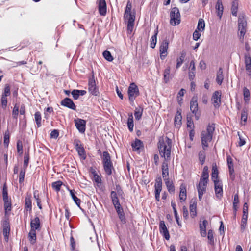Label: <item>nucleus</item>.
I'll list each match as a JSON object with an SVG mask.
<instances>
[{"mask_svg": "<svg viewBox=\"0 0 251 251\" xmlns=\"http://www.w3.org/2000/svg\"><path fill=\"white\" fill-rule=\"evenodd\" d=\"M172 147V140L168 137H166L165 140L163 138L159 139L158 143V148L159 153L162 157H164L165 161L162 164V175L164 180L169 179L168 165L166 162L170 160L171 149Z\"/></svg>", "mask_w": 251, "mask_h": 251, "instance_id": "obj_1", "label": "nucleus"}, {"mask_svg": "<svg viewBox=\"0 0 251 251\" xmlns=\"http://www.w3.org/2000/svg\"><path fill=\"white\" fill-rule=\"evenodd\" d=\"M214 130L215 124L212 123L208 125L206 130H203L201 132V141L202 148L204 150L208 147V143L212 140Z\"/></svg>", "mask_w": 251, "mask_h": 251, "instance_id": "obj_2", "label": "nucleus"}, {"mask_svg": "<svg viewBox=\"0 0 251 251\" xmlns=\"http://www.w3.org/2000/svg\"><path fill=\"white\" fill-rule=\"evenodd\" d=\"M41 228L40 220L38 217L31 219L30 230L28 234L29 240L31 244L35 243L36 240V231H40Z\"/></svg>", "mask_w": 251, "mask_h": 251, "instance_id": "obj_3", "label": "nucleus"}, {"mask_svg": "<svg viewBox=\"0 0 251 251\" xmlns=\"http://www.w3.org/2000/svg\"><path fill=\"white\" fill-rule=\"evenodd\" d=\"M170 23L173 26L177 25L180 23V14L177 7L171 8L170 11Z\"/></svg>", "mask_w": 251, "mask_h": 251, "instance_id": "obj_4", "label": "nucleus"}, {"mask_svg": "<svg viewBox=\"0 0 251 251\" xmlns=\"http://www.w3.org/2000/svg\"><path fill=\"white\" fill-rule=\"evenodd\" d=\"M238 30L239 36L240 40H243L244 36L246 33L247 22L244 15H240L238 18Z\"/></svg>", "mask_w": 251, "mask_h": 251, "instance_id": "obj_5", "label": "nucleus"}, {"mask_svg": "<svg viewBox=\"0 0 251 251\" xmlns=\"http://www.w3.org/2000/svg\"><path fill=\"white\" fill-rule=\"evenodd\" d=\"M128 95L129 100L133 102L136 98L139 95V91L137 86L134 83H132L128 89Z\"/></svg>", "mask_w": 251, "mask_h": 251, "instance_id": "obj_6", "label": "nucleus"}, {"mask_svg": "<svg viewBox=\"0 0 251 251\" xmlns=\"http://www.w3.org/2000/svg\"><path fill=\"white\" fill-rule=\"evenodd\" d=\"M190 110L192 112L195 114V118L198 120L200 117V114L198 113V104L197 102V97L194 96L190 101Z\"/></svg>", "mask_w": 251, "mask_h": 251, "instance_id": "obj_7", "label": "nucleus"}, {"mask_svg": "<svg viewBox=\"0 0 251 251\" xmlns=\"http://www.w3.org/2000/svg\"><path fill=\"white\" fill-rule=\"evenodd\" d=\"M89 92L93 95L98 96L99 94L98 88L96 86V82L94 76L90 78L88 83Z\"/></svg>", "mask_w": 251, "mask_h": 251, "instance_id": "obj_8", "label": "nucleus"}, {"mask_svg": "<svg viewBox=\"0 0 251 251\" xmlns=\"http://www.w3.org/2000/svg\"><path fill=\"white\" fill-rule=\"evenodd\" d=\"M168 46H169V42L167 40H163L160 45L159 52H160V58L162 60L164 59V58L167 55V50L168 49Z\"/></svg>", "mask_w": 251, "mask_h": 251, "instance_id": "obj_9", "label": "nucleus"}, {"mask_svg": "<svg viewBox=\"0 0 251 251\" xmlns=\"http://www.w3.org/2000/svg\"><path fill=\"white\" fill-rule=\"evenodd\" d=\"M221 92L216 91L214 92L211 98V101L215 108H219L221 105Z\"/></svg>", "mask_w": 251, "mask_h": 251, "instance_id": "obj_10", "label": "nucleus"}, {"mask_svg": "<svg viewBox=\"0 0 251 251\" xmlns=\"http://www.w3.org/2000/svg\"><path fill=\"white\" fill-rule=\"evenodd\" d=\"M154 187L155 199L157 201H159L160 193L162 190V179L160 177L156 179Z\"/></svg>", "mask_w": 251, "mask_h": 251, "instance_id": "obj_11", "label": "nucleus"}, {"mask_svg": "<svg viewBox=\"0 0 251 251\" xmlns=\"http://www.w3.org/2000/svg\"><path fill=\"white\" fill-rule=\"evenodd\" d=\"M207 183L205 181L204 182L200 181L199 184L197 185V189L198 192V198L200 201H201L203 195L206 192V189Z\"/></svg>", "mask_w": 251, "mask_h": 251, "instance_id": "obj_12", "label": "nucleus"}, {"mask_svg": "<svg viewBox=\"0 0 251 251\" xmlns=\"http://www.w3.org/2000/svg\"><path fill=\"white\" fill-rule=\"evenodd\" d=\"M159 231L160 233L163 235L164 238L167 240H169L170 236L168 231V230L166 227V226L165 224L164 221H161L159 222Z\"/></svg>", "mask_w": 251, "mask_h": 251, "instance_id": "obj_13", "label": "nucleus"}, {"mask_svg": "<svg viewBox=\"0 0 251 251\" xmlns=\"http://www.w3.org/2000/svg\"><path fill=\"white\" fill-rule=\"evenodd\" d=\"M116 188L117 189V193L115 191H112L110 194V197L114 206L120 204L118 197V194L120 195L121 194V192H122V190H121L119 185H116Z\"/></svg>", "mask_w": 251, "mask_h": 251, "instance_id": "obj_14", "label": "nucleus"}, {"mask_svg": "<svg viewBox=\"0 0 251 251\" xmlns=\"http://www.w3.org/2000/svg\"><path fill=\"white\" fill-rule=\"evenodd\" d=\"M3 234L5 240L7 241L10 231V224L8 220H5L2 222Z\"/></svg>", "mask_w": 251, "mask_h": 251, "instance_id": "obj_15", "label": "nucleus"}, {"mask_svg": "<svg viewBox=\"0 0 251 251\" xmlns=\"http://www.w3.org/2000/svg\"><path fill=\"white\" fill-rule=\"evenodd\" d=\"M75 123L76 128L81 133H84L85 131L86 121L81 119L75 120Z\"/></svg>", "mask_w": 251, "mask_h": 251, "instance_id": "obj_16", "label": "nucleus"}, {"mask_svg": "<svg viewBox=\"0 0 251 251\" xmlns=\"http://www.w3.org/2000/svg\"><path fill=\"white\" fill-rule=\"evenodd\" d=\"M61 105L68 107L72 110L76 109V106L73 100L68 98L63 99L60 102Z\"/></svg>", "mask_w": 251, "mask_h": 251, "instance_id": "obj_17", "label": "nucleus"}, {"mask_svg": "<svg viewBox=\"0 0 251 251\" xmlns=\"http://www.w3.org/2000/svg\"><path fill=\"white\" fill-rule=\"evenodd\" d=\"M98 8L100 14L105 16L107 12L106 3L105 0H98Z\"/></svg>", "mask_w": 251, "mask_h": 251, "instance_id": "obj_18", "label": "nucleus"}, {"mask_svg": "<svg viewBox=\"0 0 251 251\" xmlns=\"http://www.w3.org/2000/svg\"><path fill=\"white\" fill-rule=\"evenodd\" d=\"M215 195L217 198L221 199L223 196V185L220 182H214Z\"/></svg>", "mask_w": 251, "mask_h": 251, "instance_id": "obj_19", "label": "nucleus"}, {"mask_svg": "<svg viewBox=\"0 0 251 251\" xmlns=\"http://www.w3.org/2000/svg\"><path fill=\"white\" fill-rule=\"evenodd\" d=\"M103 167L105 173L107 176L111 175L113 173V172L115 171V169L113 166L112 162L103 164Z\"/></svg>", "mask_w": 251, "mask_h": 251, "instance_id": "obj_20", "label": "nucleus"}, {"mask_svg": "<svg viewBox=\"0 0 251 251\" xmlns=\"http://www.w3.org/2000/svg\"><path fill=\"white\" fill-rule=\"evenodd\" d=\"M114 206L121 221L122 222H126L125 213L124 212L123 209L121 205V204L114 205Z\"/></svg>", "mask_w": 251, "mask_h": 251, "instance_id": "obj_21", "label": "nucleus"}, {"mask_svg": "<svg viewBox=\"0 0 251 251\" xmlns=\"http://www.w3.org/2000/svg\"><path fill=\"white\" fill-rule=\"evenodd\" d=\"M182 116L181 109L177 110L175 117L174 124L176 127L179 128L181 125Z\"/></svg>", "mask_w": 251, "mask_h": 251, "instance_id": "obj_22", "label": "nucleus"}, {"mask_svg": "<svg viewBox=\"0 0 251 251\" xmlns=\"http://www.w3.org/2000/svg\"><path fill=\"white\" fill-rule=\"evenodd\" d=\"M211 178L213 182H220L218 179V170L216 164L212 165Z\"/></svg>", "mask_w": 251, "mask_h": 251, "instance_id": "obj_23", "label": "nucleus"}, {"mask_svg": "<svg viewBox=\"0 0 251 251\" xmlns=\"http://www.w3.org/2000/svg\"><path fill=\"white\" fill-rule=\"evenodd\" d=\"M215 9L217 16L219 17L220 19H221L223 15L224 10V7L221 0H217L215 5Z\"/></svg>", "mask_w": 251, "mask_h": 251, "instance_id": "obj_24", "label": "nucleus"}, {"mask_svg": "<svg viewBox=\"0 0 251 251\" xmlns=\"http://www.w3.org/2000/svg\"><path fill=\"white\" fill-rule=\"evenodd\" d=\"M132 4L128 1L126 8V11L124 14L125 18H129L131 17L135 18V16L131 14Z\"/></svg>", "mask_w": 251, "mask_h": 251, "instance_id": "obj_25", "label": "nucleus"}, {"mask_svg": "<svg viewBox=\"0 0 251 251\" xmlns=\"http://www.w3.org/2000/svg\"><path fill=\"white\" fill-rule=\"evenodd\" d=\"M131 146L133 151H137L144 147L142 141L138 139H136L131 144Z\"/></svg>", "mask_w": 251, "mask_h": 251, "instance_id": "obj_26", "label": "nucleus"}, {"mask_svg": "<svg viewBox=\"0 0 251 251\" xmlns=\"http://www.w3.org/2000/svg\"><path fill=\"white\" fill-rule=\"evenodd\" d=\"M125 20L127 21V32L130 34L133 29L135 18L131 17L129 18H125Z\"/></svg>", "mask_w": 251, "mask_h": 251, "instance_id": "obj_27", "label": "nucleus"}, {"mask_svg": "<svg viewBox=\"0 0 251 251\" xmlns=\"http://www.w3.org/2000/svg\"><path fill=\"white\" fill-rule=\"evenodd\" d=\"M209 177L208 168L207 166H204L200 181L206 182L208 183Z\"/></svg>", "mask_w": 251, "mask_h": 251, "instance_id": "obj_28", "label": "nucleus"}, {"mask_svg": "<svg viewBox=\"0 0 251 251\" xmlns=\"http://www.w3.org/2000/svg\"><path fill=\"white\" fill-rule=\"evenodd\" d=\"M190 211L191 216L192 218L197 215V202L195 201H191L190 205Z\"/></svg>", "mask_w": 251, "mask_h": 251, "instance_id": "obj_29", "label": "nucleus"}, {"mask_svg": "<svg viewBox=\"0 0 251 251\" xmlns=\"http://www.w3.org/2000/svg\"><path fill=\"white\" fill-rule=\"evenodd\" d=\"M158 33V27L157 26L156 29L154 31V35L151 38V44L150 47L153 49L155 48L157 43V36Z\"/></svg>", "mask_w": 251, "mask_h": 251, "instance_id": "obj_30", "label": "nucleus"}, {"mask_svg": "<svg viewBox=\"0 0 251 251\" xmlns=\"http://www.w3.org/2000/svg\"><path fill=\"white\" fill-rule=\"evenodd\" d=\"M179 199L181 201H184L186 199V188L185 185H181L180 187Z\"/></svg>", "mask_w": 251, "mask_h": 251, "instance_id": "obj_31", "label": "nucleus"}, {"mask_svg": "<svg viewBox=\"0 0 251 251\" xmlns=\"http://www.w3.org/2000/svg\"><path fill=\"white\" fill-rule=\"evenodd\" d=\"M223 79L224 76L223 75V70L221 68H220L217 73L216 82L219 85H221L223 82Z\"/></svg>", "mask_w": 251, "mask_h": 251, "instance_id": "obj_32", "label": "nucleus"}, {"mask_svg": "<svg viewBox=\"0 0 251 251\" xmlns=\"http://www.w3.org/2000/svg\"><path fill=\"white\" fill-rule=\"evenodd\" d=\"M128 118L127 120V126L128 128L130 131H132L133 130L134 124H133V117L132 114L131 113H129L128 114Z\"/></svg>", "mask_w": 251, "mask_h": 251, "instance_id": "obj_33", "label": "nucleus"}, {"mask_svg": "<svg viewBox=\"0 0 251 251\" xmlns=\"http://www.w3.org/2000/svg\"><path fill=\"white\" fill-rule=\"evenodd\" d=\"M70 195L75 204L80 208L81 200L75 195V191L74 190H70Z\"/></svg>", "mask_w": 251, "mask_h": 251, "instance_id": "obj_34", "label": "nucleus"}, {"mask_svg": "<svg viewBox=\"0 0 251 251\" xmlns=\"http://www.w3.org/2000/svg\"><path fill=\"white\" fill-rule=\"evenodd\" d=\"M112 162L111 156L108 151H104L102 153V164Z\"/></svg>", "mask_w": 251, "mask_h": 251, "instance_id": "obj_35", "label": "nucleus"}, {"mask_svg": "<svg viewBox=\"0 0 251 251\" xmlns=\"http://www.w3.org/2000/svg\"><path fill=\"white\" fill-rule=\"evenodd\" d=\"M143 109L141 106L136 107L134 112V116L136 120H139L142 116Z\"/></svg>", "mask_w": 251, "mask_h": 251, "instance_id": "obj_36", "label": "nucleus"}, {"mask_svg": "<svg viewBox=\"0 0 251 251\" xmlns=\"http://www.w3.org/2000/svg\"><path fill=\"white\" fill-rule=\"evenodd\" d=\"M25 201V206L26 211L31 212L32 210V201L30 196L26 197Z\"/></svg>", "mask_w": 251, "mask_h": 251, "instance_id": "obj_37", "label": "nucleus"}, {"mask_svg": "<svg viewBox=\"0 0 251 251\" xmlns=\"http://www.w3.org/2000/svg\"><path fill=\"white\" fill-rule=\"evenodd\" d=\"M170 70H171V69L169 66L167 68H166L164 70V74H163V76H164L163 80H164V82L165 83H168L170 80Z\"/></svg>", "mask_w": 251, "mask_h": 251, "instance_id": "obj_38", "label": "nucleus"}, {"mask_svg": "<svg viewBox=\"0 0 251 251\" xmlns=\"http://www.w3.org/2000/svg\"><path fill=\"white\" fill-rule=\"evenodd\" d=\"M239 203V196L237 194H235L234 197L233 207L235 215H236V211L238 208V204Z\"/></svg>", "mask_w": 251, "mask_h": 251, "instance_id": "obj_39", "label": "nucleus"}, {"mask_svg": "<svg viewBox=\"0 0 251 251\" xmlns=\"http://www.w3.org/2000/svg\"><path fill=\"white\" fill-rule=\"evenodd\" d=\"M165 183L168 191L170 193H174L175 192V187L172 181H170L169 179H167V180H165Z\"/></svg>", "mask_w": 251, "mask_h": 251, "instance_id": "obj_40", "label": "nucleus"}, {"mask_svg": "<svg viewBox=\"0 0 251 251\" xmlns=\"http://www.w3.org/2000/svg\"><path fill=\"white\" fill-rule=\"evenodd\" d=\"M244 100L246 103H248L250 100V92L249 90L244 87L243 89Z\"/></svg>", "mask_w": 251, "mask_h": 251, "instance_id": "obj_41", "label": "nucleus"}, {"mask_svg": "<svg viewBox=\"0 0 251 251\" xmlns=\"http://www.w3.org/2000/svg\"><path fill=\"white\" fill-rule=\"evenodd\" d=\"M35 121L36 122L37 127H40L41 125V114L40 112L37 111L34 114Z\"/></svg>", "mask_w": 251, "mask_h": 251, "instance_id": "obj_42", "label": "nucleus"}, {"mask_svg": "<svg viewBox=\"0 0 251 251\" xmlns=\"http://www.w3.org/2000/svg\"><path fill=\"white\" fill-rule=\"evenodd\" d=\"M205 28V22L202 19H200L198 21V24L197 29L200 32H202Z\"/></svg>", "mask_w": 251, "mask_h": 251, "instance_id": "obj_43", "label": "nucleus"}, {"mask_svg": "<svg viewBox=\"0 0 251 251\" xmlns=\"http://www.w3.org/2000/svg\"><path fill=\"white\" fill-rule=\"evenodd\" d=\"M248 218V215L243 214L241 222V230L242 231H244L245 229L247 221Z\"/></svg>", "mask_w": 251, "mask_h": 251, "instance_id": "obj_44", "label": "nucleus"}, {"mask_svg": "<svg viewBox=\"0 0 251 251\" xmlns=\"http://www.w3.org/2000/svg\"><path fill=\"white\" fill-rule=\"evenodd\" d=\"M9 139H10V133L9 131L7 130L4 135V140H3V143L4 145V146L6 148H7L8 147V145L9 143Z\"/></svg>", "mask_w": 251, "mask_h": 251, "instance_id": "obj_45", "label": "nucleus"}, {"mask_svg": "<svg viewBox=\"0 0 251 251\" xmlns=\"http://www.w3.org/2000/svg\"><path fill=\"white\" fill-rule=\"evenodd\" d=\"M238 11V2L234 0L232 2L231 12L233 16H236Z\"/></svg>", "mask_w": 251, "mask_h": 251, "instance_id": "obj_46", "label": "nucleus"}, {"mask_svg": "<svg viewBox=\"0 0 251 251\" xmlns=\"http://www.w3.org/2000/svg\"><path fill=\"white\" fill-rule=\"evenodd\" d=\"M62 185V182L59 180L55 182H54L52 183V187L56 191L58 192L60 190L61 187Z\"/></svg>", "mask_w": 251, "mask_h": 251, "instance_id": "obj_47", "label": "nucleus"}, {"mask_svg": "<svg viewBox=\"0 0 251 251\" xmlns=\"http://www.w3.org/2000/svg\"><path fill=\"white\" fill-rule=\"evenodd\" d=\"M208 243L211 245H213L214 244V236H213V232L212 230H209L208 231Z\"/></svg>", "mask_w": 251, "mask_h": 251, "instance_id": "obj_48", "label": "nucleus"}, {"mask_svg": "<svg viewBox=\"0 0 251 251\" xmlns=\"http://www.w3.org/2000/svg\"><path fill=\"white\" fill-rule=\"evenodd\" d=\"M103 56L106 60L109 62H111L113 60V58L112 56L111 53L108 50H105L103 52Z\"/></svg>", "mask_w": 251, "mask_h": 251, "instance_id": "obj_49", "label": "nucleus"}, {"mask_svg": "<svg viewBox=\"0 0 251 251\" xmlns=\"http://www.w3.org/2000/svg\"><path fill=\"white\" fill-rule=\"evenodd\" d=\"M199 159L201 165H203L205 160V152L204 151H201L199 152Z\"/></svg>", "mask_w": 251, "mask_h": 251, "instance_id": "obj_50", "label": "nucleus"}, {"mask_svg": "<svg viewBox=\"0 0 251 251\" xmlns=\"http://www.w3.org/2000/svg\"><path fill=\"white\" fill-rule=\"evenodd\" d=\"M26 169L22 168L19 174V183L22 184L24 182Z\"/></svg>", "mask_w": 251, "mask_h": 251, "instance_id": "obj_51", "label": "nucleus"}, {"mask_svg": "<svg viewBox=\"0 0 251 251\" xmlns=\"http://www.w3.org/2000/svg\"><path fill=\"white\" fill-rule=\"evenodd\" d=\"M4 201V209L6 212L10 211L11 210V203L9 200H5Z\"/></svg>", "mask_w": 251, "mask_h": 251, "instance_id": "obj_52", "label": "nucleus"}, {"mask_svg": "<svg viewBox=\"0 0 251 251\" xmlns=\"http://www.w3.org/2000/svg\"><path fill=\"white\" fill-rule=\"evenodd\" d=\"M185 57V55L184 53H182L181 54V56L177 59V63L176 65V68L178 69L180 67V66L183 63V62L184 61V58Z\"/></svg>", "mask_w": 251, "mask_h": 251, "instance_id": "obj_53", "label": "nucleus"}, {"mask_svg": "<svg viewBox=\"0 0 251 251\" xmlns=\"http://www.w3.org/2000/svg\"><path fill=\"white\" fill-rule=\"evenodd\" d=\"M76 150L78 152V155L80 156H81L84 159L86 158L85 150L83 146L82 147L78 148V149H77Z\"/></svg>", "mask_w": 251, "mask_h": 251, "instance_id": "obj_54", "label": "nucleus"}, {"mask_svg": "<svg viewBox=\"0 0 251 251\" xmlns=\"http://www.w3.org/2000/svg\"><path fill=\"white\" fill-rule=\"evenodd\" d=\"M7 96L1 95V106L3 109H5L7 105Z\"/></svg>", "mask_w": 251, "mask_h": 251, "instance_id": "obj_55", "label": "nucleus"}, {"mask_svg": "<svg viewBox=\"0 0 251 251\" xmlns=\"http://www.w3.org/2000/svg\"><path fill=\"white\" fill-rule=\"evenodd\" d=\"M248 118V110L246 108H244L241 113V119L244 122H246Z\"/></svg>", "mask_w": 251, "mask_h": 251, "instance_id": "obj_56", "label": "nucleus"}, {"mask_svg": "<svg viewBox=\"0 0 251 251\" xmlns=\"http://www.w3.org/2000/svg\"><path fill=\"white\" fill-rule=\"evenodd\" d=\"M2 196L3 201L8 200V191L6 185V184H4L2 189Z\"/></svg>", "mask_w": 251, "mask_h": 251, "instance_id": "obj_57", "label": "nucleus"}, {"mask_svg": "<svg viewBox=\"0 0 251 251\" xmlns=\"http://www.w3.org/2000/svg\"><path fill=\"white\" fill-rule=\"evenodd\" d=\"M10 85L8 84L5 85L4 91L2 93V95L6 96H9L10 95Z\"/></svg>", "mask_w": 251, "mask_h": 251, "instance_id": "obj_58", "label": "nucleus"}, {"mask_svg": "<svg viewBox=\"0 0 251 251\" xmlns=\"http://www.w3.org/2000/svg\"><path fill=\"white\" fill-rule=\"evenodd\" d=\"M29 160V155L28 153H25L24 156V161L23 165V169H26Z\"/></svg>", "mask_w": 251, "mask_h": 251, "instance_id": "obj_59", "label": "nucleus"}, {"mask_svg": "<svg viewBox=\"0 0 251 251\" xmlns=\"http://www.w3.org/2000/svg\"><path fill=\"white\" fill-rule=\"evenodd\" d=\"M37 191H34L33 193L34 198L35 199L38 207L41 209L42 205L41 204V201L39 199V195L37 194Z\"/></svg>", "mask_w": 251, "mask_h": 251, "instance_id": "obj_60", "label": "nucleus"}, {"mask_svg": "<svg viewBox=\"0 0 251 251\" xmlns=\"http://www.w3.org/2000/svg\"><path fill=\"white\" fill-rule=\"evenodd\" d=\"M17 149L18 153L21 155L23 153V144L20 140L17 142Z\"/></svg>", "mask_w": 251, "mask_h": 251, "instance_id": "obj_61", "label": "nucleus"}, {"mask_svg": "<svg viewBox=\"0 0 251 251\" xmlns=\"http://www.w3.org/2000/svg\"><path fill=\"white\" fill-rule=\"evenodd\" d=\"M245 64L246 65H251V57L249 54H245L244 55Z\"/></svg>", "mask_w": 251, "mask_h": 251, "instance_id": "obj_62", "label": "nucleus"}, {"mask_svg": "<svg viewBox=\"0 0 251 251\" xmlns=\"http://www.w3.org/2000/svg\"><path fill=\"white\" fill-rule=\"evenodd\" d=\"M19 113V107L15 105L12 111V116L14 119H17Z\"/></svg>", "mask_w": 251, "mask_h": 251, "instance_id": "obj_63", "label": "nucleus"}, {"mask_svg": "<svg viewBox=\"0 0 251 251\" xmlns=\"http://www.w3.org/2000/svg\"><path fill=\"white\" fill-rule=\"evenodd\" d=\"M208 224V222L206 220H204L202 223H200V229L201 230H206V226Z\"/></svg>", "mask_w": 251, "mask_h": 251, "instance_id": "obj_64", "label": "nucleus"}]
</instances>
